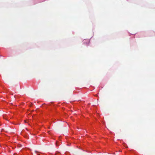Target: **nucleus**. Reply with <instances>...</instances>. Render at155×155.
<instances>
[{"label": "nucleus", "instance_id": "f257e3e1", "mask_svg": "<svg viewBox=\"0 0 155 155\" xmlns=\"http://www.w3.org/2000/svg\"><path fill=\"white\" fill-rule=\"evenodd\" d=\"M89 43V41L87 39H85L83 41V43L85 45H88Z\"/></svg>", "mask_w": 155, "mask_h": 155}, {"label": "nucleus", "instance_id": "f03ea898", "mask_svg": "<svg viewBox=\"0 0 155 155\" xmlns=\"http://www.w3.org/2000/svg\"><path fill=\"white\" fill-rule=\"evenodd\" d=\"M69 144H68V146H69Z\"/></svg>", "mask_w": 155, "mask_h": 155}]
</instances>
